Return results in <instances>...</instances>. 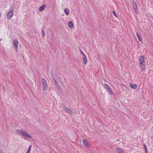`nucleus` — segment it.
I'll list each match as a JSON object with an SVG mask.
<instances>
[{
    "label": "nucleus",
    "mask_w": 153,
    "mask_h": 153,
    "mask_svg": "<svg viewBox=\"0 0 153 153\" xmlns=\"http://www.w3.org/2000/svg\"><path fill=\"white\" fill-rule=\"evenodd\" d=\"M16 132L19 134L22 135L23 136L27 138H31L32 137L27 132L25 131L22 129H18L16 130Z\"/></svg>",
    "instance_id": "1"
},
{
    "label": "nucleus",
    "mask_w": 153,
    "mask_h": 153,
    "mask_svg": "<svg viewBox=\"0 0 153 153\" xmlns=\"http://www.w3.org/2000/svg\"><path fill=\"white\" fill-rule=\"evenodd\" d=\"M42 81L43 90L45 91L47 90L48 88L47 83L46 80L43 78L42 79Z\"/></svg>",
    "instance_id": "2"
},
{
    "label": "nucleus",
    "mask_w": 153,
    "mask_h": 153,
    "mask_svg": "<svg viewBox=\"0 0 153 153\" xmlns=\"http://www.w3.org/2000/svg\"><path fill=\"white\" fill-rule=\"evenodd\" d=\"M82 143L85 147L88 148L91 147V144L90 143L88 140L86 139H83L82 140Z\"/></svg>",
    "instance_id": "3"
},
{
    "label": "nucleus",
    "mask_w": 153,
    "mask_h": 153,
    "mask_svg": "<svg viewBox=\"0 0 153 153\" xmlns=\"http://www.w3.org/2000/svg\"><path fill=\"white\" fill-rule=\"evenodd\" d=\"M145 59L143 56H141L139 57V61L140 65H142L143 66H145Z\"/></svg>",
    "instance_id": "4"
},
{
    "label": "nucleus",
    "mask_w": 153,
    "mask_h": 153,
    "mask_svg": "<svg viewBox=\"0 0 153 153\" xmlns=\"http://www.w3.org/2000/svg\"><path fill=\"white\" fill-rule=\"evenodd\" d=\"M13 10H11L9 12H8L6 15L7 17V19H10L13 16Z\"/></svg>",
    "instance_id": "5"
},
{
    "label": "nucleus",
    "mask_w": 153,
    "mask_h": 153,
    "mask_svg": "<svg viewBox=\"0 0 153 153\" xmlns=\"http://www.w3.org/2000/svg\"><path fill=\"white\" fill-rule=\"evenodd\" d=\"M13 47L15 49L16 51L17 52L18 49V42L17 39H15L13 42Z\"/></svg>",
    "instance_id": "6"
},
{
    "label": "nucleus",
    "mask_w": 153,
    "mask_h": 153,
    "mask_svg": "<svg viewBox=\"0 0 153 153\" xmlns=\"http://www.w3.org/2000/svg\"><path fill=\"white\" fill-rule=\"evenodd\" d=\"M132 7L134 9L135 13L136 14H137L138 13V10L137 9V6L136 3L134 1L132 3Z\"/></svg>",
    "instance_id": "7"
},
{
    "label": "nucleus",
    "mask_w": 153,
    "mask_h": 153,
    "mask_svg": "<svg viewBox=\"0 0 153 153\" xmlns=\"http://www.w3.org/2000/svg\"><path fill=\"white\" fill-rule=\"evenodd\" d=\"M64 110L67 113L72 114V112L71 110L68 108L64 107Z\"/></svg>",
    "instance_id": "8"
},
{
    "label": "nucleus",
    "mask_w": 153,
    "mask_h": 153,
    "mask_svg": "<svg viewBox=\"0 0 153 153\" xmlns=\"http://www.w3.org/2000/svg\"><path fill=\"white\" fill-rule=\"evenodd\" d=\"M68 27L71 28H72L73 27V25L71 21H69L68 23Z\"/></svg>",
    "instance_id": "9"
},
{
    "label": "nucleus",
    "mask_w": 153,
    "mask_h": 153,
    "mask_svg": "<svg viewBox=\"0 0 153 153\" xmlns=\"http://www.w3.org/2000/svg\"><path fill=\"white\" fill-rule=\"evenodd\" d=\"M130 85L131 88L133 89H135L137 88V85L135 84H132L131 83H130Z\"/></svg>",
    "instance_id": "10"
},
{
    "label": "nucleus",
    "mask_w": 153,
    "mask_h": 153,
    "mask_svg": "<svg viewBox=\"0 0 153 153\" xmlns=\"http://www.w3.org/2000/svg\"><path fill=\"white\" fill-rule=\"evenodd\" d=\"M116 152L117 153H124L123 151L119 148H117L116 149Z\"/></svg>",
    "instance_id": "11"
},
{
    "label": "nucleus",
    "mask_w": 153,
    "mask_h": 153,
    "mask_svg": "<svg viewBox=\"0 0 153 153\" xmlns=\"http://www.w3.org/2000/svg\"><path fill=\"white\" fill-rule=\"evenodd\" d=\"M45 5H43L42 6L39 8V10L41 11H42L43 10H44V9L45 8Z\"/></svg>",
    "instance_id": "12"
},
{
    "label": "nucleus",
    "mask_w": 153,
    "mask_h": 153,
    "mask_svg": "<svg viewBox=\"0 0 153 153\" xmlns=\"http://www.w3.org/2000/svg\"><path fill=\"white\" fill-rule=\"evenodd\" d=\"M83 62L85 64H86L87 63V59L86 57H83Z\"/></svg>",
    "instance_id": "13"
},
{
    "label": "nucleus",
    "mask_w": 153,
    "mask_h": 153,
    "mask_svg": "<svg viewBox=\"0 0 153 153\" xmlns=\"http://www.w3.org/2000/svg\"><path fill=\"white\" fill-rule=\"evenodd\" d=\"M64 12L65 14L67 15H68L69 14V11L68 8H65L64 9Z\"/></svg>",
    "instance_id": "14"
},
{
    "label": "nucleus",
    "mask_w": 153,
    "mask_h": 153,
    "mask_svg": "<svg viewBox=\"0 0 153 153\" xmlns=\"http://www.w3.org/2000/svg\"><path fill=\"white\" fill-rule=\"evenodd\" d=\"M104 86L107 90H109L111 88L110 86L107 84H104Z\"/></svg>",
    "instance_id": "15"
},
{
    "label": "nucleus",
    "mask_w": 153,
    "mask_h": 153,
    "mask_svg": "<svg viewBox=\"0 0 153 153\" xmlns=\"http://www.w3.org/2000/svg\"><path fill=\"white\" fill-rule=\"evenodd\" d=\"M136 35H137V37L138 38V39L140 41H141V38L140 37V36L139 34L138 33H136Z\"/></svg>",
    "instance_id": "16"
},
{
    "label": "nucleus",
    "mask_w": 153,
    "mask_h": 153,
    "mask_svg": "<svg viewBox=\"0 0 153 153\" xmlns=\"http://www.w3.org/2000/svg\"><path fill=\"white\" fill-rule=\"evenodd\" d=\"M108 91L109 93L111 95L113 94V91H112L111 88L109 89V90H107Z\"/></svg>",
    "instance_id": "17"
},
{
    "label": "nucleus",
    "mask_w": 153,
    "mask_h": 153,
    "mask_svg": "<svg viewBox=\"0 0 153 153\" xmlns=\"http://www.w3.org/2000/svg\"><path fill=\"white\" fill-rule=\"evenodd\" d=\"M140 65V67L141 68V71H144L145 70V68H144V66H143L142 65Z\"/></svg>",
    "instance_id": "18"
},
{
    "label": "nucleus",
    "mask_w": 153,
    "mask_h": 153,
    "mask_svg": "<svg viewBox=\"0 0 153 153\" xmlns=\"http://www.w3.org/2000/svg\"><path fill=\"white\" fill-rule=\"evenodd\" d=\"M113 13L114 15L115 16L117 17V15H116V13H115V10H113Z\"/></svg>",
    "instance_id": "19"
},
{
    "label": "nucleus",
    "mask_w": 153,
    "mask_h": 153,
    "mask_svg": "<svg viewBox=\"0 0 153 153\" xmlns=\"http://www.w3.org/2000/svg\"><path fill=\"white\" fill-rule=\"evenodd\" d=\"M42 33L43 37H44L45 36V31L43 30H42Z\"/></svg>",
    "instance_id": "20"
},
{
    "label": "nucleus",
    "mask_w": 153,
    "mask_h": 153,
    "mask_svg": "<svg viewBox=\"0 0 153 153\" xmlns=\"http://www.w3.org/2000/svg\"><path fill=\"white\" fill-rule=\"evenodd\" d=\"M80 53L82 54H83L84 53L83 52V51H82V50H81V49L80 48Z\"/></svg>",
    "instance_id": "21"
},
{
    "label": "nucleus",
    "mask_w": 153,
    "mask_h": 153,
    "mask_svg": "<svg viewBox=\"0 0 153 153\" xmlns=\"http://www.w3.org/2000/svg\"><path fill=\"white\" fill-rule=\"evenodd\" d=\"M143 146H144V149L145 150L147 149L146 146L145 144H144L143 145Z\"/></svg>",
    "instance_id": "22"
},
{
    "label": "nucleus",
    "mask_w": 153,
    "mask_h": 153,
    "mask_svg": "<svg viewBox=\"0 0 153 153\" xmlns=\"http://www.w3.org/2000/svg\"><path fill=\"white\" fill-rule=\"evenodd\" d=\"M31 147H32V146L31 145H30V146L29 147V149H28V150H29H29L30 151Z\"/></svg>",
    "instance_id": "23"
},
{
    "label": "nucleus",
    "mask_w": 153,
    "mask_h": 153,
    "mask_svg": "<svg viewBox=\"0 0 153 153\" xmlns=\"http://www.w3.org/2000/svg\"><path fill=\"white\" fill-rule=\"evenodd\" d=\"M82 55L83 56V57H86V55H85V54L84 53Z\"/></svg>",
    "instance_id": "24"
},
{
    "label": "nucleus",
    "mask_w": 153,
    "mask_h": 153,
    "mask_svg": "<svg viewBox=\"0 0 153 153\" xmlns=\"http://www.w3.org/2000/svg\"><path fill=\"white\" fill-rule=\"evenodd\" d=\"M30 151V150L29 151V150H28L26 153H29Z\"/></svg>",
    "instance_id": "25"
},
{
    "label": "nucleus",
    "mask_w": 153,
    "mask_h": 153,
    "mask_svg": "<svg viewBox=\"0 0 153 153\" xmlns=\"http://www.w3.org/2000/svg\"><path fill=\"white\" fill-rule=\"evenodd\" d=\"M145 153H148L147 149L145 150Z\"/></svg>",
    "instance_id": "26"
},
{
    "label": "nucleus",
    "mask_w": 153,
    "mask_h": 153,
    "mask_svg": "<svg viewBox=\"0 0 153 153\" xmlns=\"http://www.w3.org/2000/svg\"><path fill=\"white\" fill-rule=\"evenodd\" d=\"M56 83L57 82L56 81Z\"/></svg>",
    "instance_id": "27"
},
{
    "label": "nucleus",
    "mask_w": 153,
    "mask_h": 153,
    "mask_svg": "<svg viewBox=\"0 0 153 153\" xmlns=\"http://www.w3.org/2000/svg\"><path fill=\"white\" fill-rule=\"evenodd\" d=\"M59 87H60V86L59 85Z\"/></svg>",
    "instance_id": "28"
},
{
    "label": "nucleus",
    "mask_w": 153,
    "mask_h": 153,
    "mask_svg": "<svg viewBox=\"0 0 153 153\" xmlns=\"http://www.w3.org/2000/svg\"><path fill=\"white\" fill-rule=\"evenodd\" d=\"M88 153H91V152H89Z\"/></svg>",
    "instance_id": "29"
}]
</instances>
